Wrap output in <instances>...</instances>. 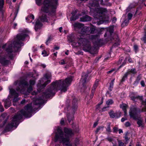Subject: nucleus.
Returning a JSON list of instances; mask_svg holds the SVG:
<instances>
[{"mask_svg": "<svg viewBox=\"0 0 146 146\" xmlns=\"http://www.w3.org/2000/svg\"><path fill=\"white\" fill-rule=\"evenodd\" d=\"M72 77L70 76L66 78L64 81L60 80L53 82L50 86L43 93V98H49L54 96L55 92L60 90L61 92H65L67 90V87L71 84L72 81Z\"/></svg>", "mask_w": 146, "mask_h": 146, "instance_id": "nucleus-1", "label": "nucleus"}, {"mask_svg": "<svg viewBox=\"0 0 146 146\" xmlns=\"http://www.w3.org/2000/svg\"><path fill=\"white\" fill-rule=\"evenodd\" d=\"M64 130L65 133L64 135L61 129L58 128L57 132L55 133L54 141L56 142L59 141L65 146H72L70 142L69 137L73 135V132L71 129L66 128H64Z\"/></svg>", "mask_w": 146, "mask_h": 146, "instance_id": "nucleus-2", "label": "nucleus"}, {"mask_svg": "<svg viewBox=\"0 0 146 146\" xmlns=\"http://www.w3.org/2000/svg\"><path fill=\"white\" fill-rule=\"evenodd\" d=\"M33 109L31 104H27L23 109L18 112L13 117L11 123L8 124L7 128L9 129L13 127H16L19 124V121L22 118L23 116L26 117H30Z\"/></svg>", "mask_w": 146, "mask_h": 146, "instance_id": "nucleus-3", "label": "nucleus"}, {"mask_svg": "<svg viewBox=\"0 0 146 146\" xmlns=\"http://www.w3.org/2000/svg\"><path fill=\"white\" fill-rule=\"evenodd\" d=\"M58 0H44L43 6L41 9V11L40 12V17L39 18L41 21L46 22L47 19L46 15L42 12L46 13L49 11L52 15H54L56 6L58 5Z\"/></svg>", "mask_w": 146, "mask_h": 146, "instance_id": "nucleus-4", "label": "nucleus"}, {"mask_svg": "<svg viewBox=\"0 0 146 146\" xmlns=\"http://www.w3.org/2000/svg\"><path fill=\"white\" fill-rule=\"evenodd\" d=\"M99 0H94L90 1L89 5L92 7H97L94 9V12L97 18L103 21H107L108 20V17L106 15V14L107 13L108 11L106 8L98 7V1Z\"/></svg>", "mask_w": 146, "mask_h": 146, "instance_id": "nucleus-5", "label": "nucleus"}, {"mask_svg": "<svg viewBox=\"0 0 146 146\" xmlns=\"http://www.w3.org/2000/svg\"><path fill=\"white\" fill-rule=\"evenodd\" d=\"M15 84L18 85L16 88L17 91L20 92L23 94L27 95L33 90L32 86L29 85L28 87V84L25 80L17 81L15 82Z\"/></svg>", "mask_w": 146, "mask_h": 146, "instance_id": "nucleus-6", "label": "nucleus"}, {"mask_svg": "<svg viewBox=\"0 0 146 146\" xmlns=\"http://www.w3.org/2000/svg\"><path fill=\"white\" fill-rule=\"evenodd\" d=\"M82 46L83 50L85 52H89L90 53L94 54L95 48L92 47L90 42L85 38H80L76 46Z\"/></svg>", "mask_w": 146, "mask_h": 146, "instance_id": "nucleus-7", "label": "nucleus"}, {"mask_svg": "<svg viewBox=\"0 0 146 146\" xmlns=\"http://www.w3.org/2000/svg\"><path fill=\"white\" fill-rule=\"evenodd\" d=\"M51 74L50 73H47L44 74L43 77L39 80V82L37 85L38 89L41 90L51 82Z\"/></svg>", "mask_w": 146, "mask_h": 146, "instance_id": "nucleus-8", "label": "nucleus"}, {"mask_svg": "<svg viewBox=\"0 0 146 146\" xmlns=\"http://www.w3.org/2000/svg\"><path fill=\"white\" fill-rule=\"evenodd\" d=\"M27 36V35L25 34H19L17 35L16 41H14L13 43V44L14 45V51L15 52L18 51L21 46L24 45V44L21 41H23Z\"/></svg>", "mask_w": 146, "mask_h": 146, "instance_id": "nucleus-9", "label": "nucleus"}, {"mask_svg": "<svg viewBox=\"0 0 146 146\" xmlns=\"http://www.w3.org/2000/svg\"><path fill=\"white\" fill-rule=\"evenodd\" d=\"M139 109H138L135 106H132L130 108L129 111V115L131 118L134 119H136L138 117L137 113H140L141 111Z\"/></svg>", "mask_w": 146, "mask_h": 146, "instance_id": "nucleus-10", "label": "nucleus"}, {"mask_svg": "<svg viewBox=\"0 0 146 146\" xmlns=\"http://www.w3.org/2000/svg\"><path fill=\"white\" fill-rule=\"evenodd\" d=\"M7 55H0V63L3 66L8 65L9 63V61L7 59Z\"/></svg>", "mask_w": 146, "mask_h": 146, "instance_id": "nucleus-11", "label": "nucleus"}, {"mask_svg": "<svg viewBox=\"0 0 146 146\" xmlns=\"http://www.w3.org/2000/svg\"><path fill=\"white\" fill-rule=\"evenodd\" d=\"M7 47V48L6 49V50L8 53L9 57L10 58H12L13 56L12 54H11V53L13 52L12 44H10L8 45L7 44H5L2 46V48L4 49Z\"/></svg>", "mask_w": 146, "mask_h": 146, "instance_id": "nucleus-12", "label": "nucleus"}, {"mask_svg": "<svg viewBox=\"0 0 146 146\" xmlns=\"http://www.w3.org/2000/svg\"><path fill=\"white\" fill-rule=\"evenodd\" d=\"M109 115L111 118H118L120 117L121 113L119 111L114 112L113 110H111L109 112Z\"/></svg>", "mask_w": 146, "mask_h": 146, "instance_id": "nucleus-13", "label": "nucleus"}, {"mask_svg": "<svg viewBox=\"0 0 146 146\" xmlns=\"http://www.w3.org/2000/svg\"><path fill=\"white\" fill-rule=\"evenodd\" d=\"M89 28L86 26H84L81 29L80 34L82 36H85L89 35L90 33L89 32Z\"/></svg>", "mask_w": 146, "mask_h": 146, "instance_id": "nucleus-14", "label": "nucleus"}, {"mask_svg": "<svg viewBox=\"0 0 146 146\" xmlns=\"http://www.w3.org/2000/svg\"><path fill=\"white\" fill-rule=\"evenodd\" d=\"M129 97L131 99L135 101L136 100L139 99L140 100H142L143 96H140L138 95L137 93L135 92H131L129 95Z\"/></svg>", "mask_w": 146, "mask_h": 146, "instance_id": "nucleus-15", "label": "nucleus"}, {"mask_svg": "<svg viewBox=\"0 0 146 146\" xmlns=\"http://www.w3.org/2000/svg\"><path fill=\"white\" fill-rule=\"evenodd\" d=\"M10 92L12 95L15 96V97L13 100V102H16L19 100V98H18L19 96V94L16 92L15 90L13 89H10Z\"/></svg>", "mask_w": 146, "mask_h": 146, "instance_id": "nucleus-16", "label": "nucleus"}, {"mask_svg": "<svg viewBox=\"0 0 146 146\" xmlns=\"http://www.w3.org/2000/svg\"><path fill=\"white\" fill-rule=\"evenodd\" d=\"M88 75L86 73L83 72L82 74V78L80 80L83 86H84L85 84L87 82V79L88 78Z\"/></svg>", "mask_w": 146, "mask_h": 146, "instance_id": "nucleus-17", "label": "nucleus"}, {"mask_svg": "<svg viewBox=\"0 0 146 146\" xmlns=\"http://www.w3.org/2000/svg\"><path fill=\"white\" fill-rule=\"evenodd\" d=\"M42 26V24L40 23L39 19H37L35 23V31H37L38 29H40Z\"/></svg>", "mask_w": 146, "mask_h": 146, "instance_id": "nucleus-18", "label": "nucleus"}, {"mask_svg": "<svg viewBox=\"0 0 146 146\" xmlns=\"http://www.w3.org/2000/svg\"><path fill=\"white\" fill-rule=\"evenodd\" d=\"M91 18L87 15H85L80 18V21L82 22H86L90 21L91 20Z\"/></svg>", "mask_w": 146, "mask_h": 146, "instance_id": "nucleus-19", "label": "nucleus"}, {"mask_svg": "<svg viewBox=\"0 0 146 146\" xmlns=\"http://www.w3.org/2000/svg\"><path fill=\"white\" fill-rule=\"evenodd\" d=\"M127 107L128 106L126 105V104H121L120 105V108H121L124 112V115L125 116L127 115L126 109Z\"/></svg>", "mask_w": 146, "mask_h": 146, "instance_id": "nucleus-20", "label": "nucleus"}, {"mask_svg": "<svg viewBox=\"0 0 146 146\" xmlns=\"http://www.w3.org/2000/svg\"><path fill=\"white\" fill-rule=\"evenodd\" d=\"M76 13V11H73L71 13V14L72 15H74ZM78 16H75L74 15H73L70 19V21H75L77 19H78V18L79 16H81V15L80 14H78Z\"/></svg>", "mask_w": 146, "mask_h": 146, "instance_id": "nucleus-21", "label": "nucleus"}, {"mask_svg": "<svg viewBox=\"0 0 146 146\" xmlns=\"http://www.w3.org/2000/svg\"><path fill=\"white\" fill-rule=\"evenodd\" d=\"M4 101V106L5 108H7L10 106L11 103L9 99H6L5 100H3V101Z\"/></svg>", "mask_w": 146, "mask_h": 146, "instance_id": "nucleus-22", "label": "nucleus"}, {"mask_svg": "<svg viewBox=\"0 0 146 146\" xmlns=\"http://www.w3.org/2000/svg\"><path fill=\"white\" fill-rule=\"evenodd\" d=\"M136 5V4L134 3L131 4L126 9V12L127 13L131 9L134 8Z\"/></svg>", "mask_w": 146, "mask_h": 146, "instance_id": "nucleus-23", "label": "nucleus"}, {"mask_svg": "<svg viewBox=\"0 0 146 146\" xmlns=\"http://www.w3.org/2000/svg\"><path fill=\"white\" fill-rule=\"evenodd\" d=\"M84 25L80 23H76L73 24V26L75 29L76 28L80 29L82 28Z\"/></svg>", "mask_w": 146, "mask_h": 146, "instance_id": "nucleus-24", "label": "nucleus"}, {"mask_svg": "<svg viewBox=\"0 0 146 146\" xmlns=\"http://www.w3.org/2000/svg\"><path fill=\"white\" fill-rule=\"evenodd\" d=\"M113 27H110L107 30L106 32L104 35V37L107 36V35L110 33V35H111V33L113 32Z\"/></svg>", "mask_w": 146, "mask_h": 146, "instance_id": "nucleus-25", "label": "nucleus"}, {"mask_svg": "<svg viewBox=\"0 0 146 146\" xmlns=\"http://www.w3.org/2000/svg\"><path fill=\"white\" fill-rule=\"evenodd\" d=\"M122 62V64L119 66V68H121L122 66L124 65L125 64V60L124 58L123 57H121L119 59V60L118 61V64H121Z\"/></svg>", "mask_w": 146, "mask_h": 146, "instance_id": "nucleus-26", "label": "nucleus"}, {"mask_svg": "<svg viewBox=\"0 0 146 146\" xmlns=\"http://www.w3.org/2000/svg\"><path fill=\"white\" fill-rule=\"evenodd\" d=\"M77 108V100L75 99H74L72 101V108L73 110H75Z\"/></svg>", "mask_w": 146, "mask_h": 146, "instance_id": "nucleus-27", "label": "nucleus"}, {"mask_svg": "<svg viewBox=\"0 0 146 146\" xmlns=\"http://www.w3.org/2000/svg\"><path fill=\"white\" fill-rule=\"evenodd\" d=\"M98 82L99 80H96L92 88V90H93V91H95L98 85Z\"/></svg>", "mask_w": 146, "mask_h": 146, "instance_id": "nucleus-28", "label": "nucleus"}, {"mask_svg": "<svg viewBox=\"0 0 146 146\" xmlns=\"http://www.w3.org/2000/svg\"><path fill=\"white\" fill-rule=\"evenodd\" d=\"M98 35H91L89 36V38L92 40L94 39L96 40L98 39Z\"/></svg>", "mask_w": 146, "mask_h": 146, "instance_id": "nucleus-29", "label": "nucleus"}, {"mask_svg": "<svg viewBox=\"0 0 146 146\" xmlns=\"http://www.w3.org/2000/svg\"><path fill=\"white\" fill-rule=\"evenodd\" d=\"M106 129V131L109 133H110L111 132V130L110 127V123H108V125Z\"/></svg>", "mask_w": 146, "mask_h": 146, "instance_id": "nucleus-30", "label": "nucleus"}, {"mask_svg": "<svg viewBox=\"0 0 146 146\" xmlns=\"http://www.w3.org/2000/svg\"><path fill=\"white\" fill-rule=\"evenodd\" d=\"M129 20H125L121 24L122 26V27H124L127 25L129 23Z\"/></svg>", "mask_w": 146, "mask_h": 146, "instance_id": "nucleus-31", "label": "nucleus"}, {"mask_svg": "<svg viewBox=\"0 0 146 146\" xmlns=\"http://www.w3.org/2000/svg\"><path fill=\"white\" fill-rule=\"evenodd\" d=\"M67 117L68 121L69 122H70L71 120H73L74 117L72 115H70V114H68L67 115Z\"/></svg>", "mask_w": 146, "mask_h": 146, "instance_id": "nucleus-32", "label": "nucleus"}, {"mask_svg": "<svg viewBox=\"0 0 146 146\" xmlns=\"http://www.w3.org/2000/svg\"><path fill=\"white\" fill-rule=\"evenodd\" d=\"M129 74V72H127L125 74L124 76H123V77L121 79V82H123L125 81L126 79L127 78V75Z\"/></svg>", "mask_w": 146, "mask_h": 146, "instance_id": "nucleus-33", "label": "nucleus"}, {"mask_svg": "<svg viewBox=\"0 0 146 146\" xmlns=\"http://www.w3.org/2000/svg\"><path fill=\"white\" fill-rule=\"evenodd\" d=\"M113 103V101L112 99H109L106 102V104L107 105L112 104Z\"/></svg>", "mask_w": 146, "mask_h": 146, "instance_id": "nucleus-34", "label": "nucleus"}, {"mask_svg": "<svg viewBox=\"0 0 146 146\" xmlns=\"http://www.w3.org/2000/svg\"><path fill=\"white\" fill-rule=\"evenodd\" d=\"M138 127H143V121L141 120H139L137 122Z\"/></svg>", "mask_w": 146, "mask_h": 146, "instance_id": "nucleus-35", "label": "nucleus"}, {"mask_svg": "<svg viewBox=\"0 0 146 146\" xmlns=\"http://www.w3.org/2000/svg\"><path fill=\"white\" fill-rule=\"evenodd\" d=\"M39 99H36L35 101H34L33 104L34 105H40L41 104V102L39 101Z\"/></svg>", "mask_w": 146, "mask_h": 146, "instance_id": "nucleus-36", "label": "nucleus"}, {"mask_svg": "<svg viewBox=\"0 0 146 146\" xmlns=\"http://www.w3.org/2000/svg\"><path fill=\"white\" fill-rule=\"evenodd\" d=\"M31 18L33 20L34 19L35 17L33 15H31L28 16L26 18V19L27 20H28Z\"/></svg>", "mask_w": 146, "mask_h": 146, "instance_id": "nucleus-37", "label": "nucleus"}, {"mask_svg": "<svg viewBox=\"0 0 146 146\" xmlns=\"http://www.w3.org/2000/svg\"><path fill=\"white\" fill-rule=\"evenodd\" d=\"M109 0H100L101 4L103 5H106L107 2Z\"/></svg>", "mask_w": 146, "mask_h": 146, "instance_id": "nucleus-38", "label": "nucleus"}, {"mask_svg": "<svg viewBox=\"0 0 146 146\" xmlns=\"http://www.w3.org/2000/svg\"><path fill=\"white\" fill-rule=\"evenodd\" d=\"M4 4V1L3 0H0V8L1 11L2 9L3 8V5Z\"/></svg>", "mask_w": 146, "mask_h": 146, "instance_id": "nucleus-39", "label": "nucleus"}, {"mask_svg": "<svg viewBox=\"0 0 146 146\" xmlns=\"http://www.w3.org/2000/svg\"><path fill=\"white\" fill-rule=\"evenodd\" d=\"M128 72H129V74H130V73H132L133 74H135L136 73V72L135 69L133 68L131 69Z\"/></svg>", "mask_w": 146, "mask_h": 146, "instance_id": "nucleus-40", "label": "nucleus"}, {"mask_svg": "<svg viewBox=\"0 0 146 146\" xmlns=\"http://www.w3.org/2000/svg\"><path fill=\"white\" fill-rule=\"evenodd\" d=\"M90 31V33L91 34H94V33L96 31V29L94 28H92L90 29L89 31Z\"/></svg>", "mask_w": 146, "mask_h": 146, "instance_id": "nucleus-41", "label": "nucleus"}, {"mask_svg": "<svg viewBox=\"0 0 146 146\" xmlns=\"http://www.w3.org/2000/svg\"><path fill=\"white\" fill-rule=\"evenodd\" d=\"M141 76L140 75H138L136 79V81H135V83H137L139 80H141Z\"/></svg>", "mask_w": 146, "mask_h": 146, "instance_id": "nucleus-42", "label": "nucleus"}, {"mask_svg": "<svg viewBox=\"0 0 146 146\" xmlns=\"http://www.w3.org/2000/svg\"><path fill=\"white\" fill-rule=\"evenodd\" d=\"M35 83V81L34 80H31L29 81L30 86H32L34 85Z\"/></svg>", "mask_w": 146, "mask_h": 146, "instance_id": "nucleus-43", "label": "nucleus"}, {"mask_svg": "<svg viewBox=\"0 0 146 146\" xmlns=\"http://www.w3.org/2000/svg\"><path fill=\"white\" fill-rule=\"evenodd\" d=\"M36 4L38 6L41 5L42 0H35Z\"/></svg>", "mask_w": 146, "mask_h": 146, "instance_id": "nucleus-44", "label": "nucleus"}, {"mask_svg": "<svg viewBox=\"0 0 146 146\" xmlns=\"http://www.w3.org/2000/svg\"><path fill=\"white\" fill-rule=\"evenodd\" d=\"M132 16H133V14L132 13H129L127 15V17H128V20H131L132 18Z\"/></svg>", "mask_w": 146, "mask_h": 146, "instance_id": "nucleus-45", "label": "nucleus"}, {"mask_svg": "<svg viewBox=\"0 0 146 146\" xmlns=\"http://www.w3.org/2000/svg\"><path fill=\"white\" fill-rule=\"evenodd\" d=\"M52 39V37L51 36H49L48 38L46 43L47 45L48 44V43Z\"/></svg>", "mask_w": 146, "mask_h": 146, "instance_id": "nucleus-46", "label": "nucleus"}, {"mask_svg": "<svg viewBox=\"0 0 146 146\" xmlns=\"http://www.w3.org/2000/svg\"><path fill=\"white\" fill-rule=\"evenodd\" d=\"M133 48H134V50L135 51V52L136 53H137V52L138 50V46L136 44L134 45L133 46Z\"/></svg>", "mask_w": 146, "mask_h": 146, "instance_id": "nucleus-47", "label": "nucleus"}, {"mask_svg": "<svg viewBox=\"0 0 146 146\" xmlns=\"http://www.w3.org/2000/svg\"><path fill=\"white\" fill-rule=\"evenodd\" d=\"M42 54L44 56H46L48 55V54H47L45 50L43 51L42 52Z\"/></svg>", "mask_w": 146, "mask_h": 146, "instance_id": "nucleus-48", "label": "nucleus"}, {"mask_svg": "<svg viewBox=\"0 0 146 146\" xmlns=\"http://www.w3.org/2000/svg\"><path fill=\"white\" fill-rule=\"evenodd\" d=\"M114 80V79H113L111 81V82L110 84V87L113 88Z\"/></svg>", "mask_w": 146, "mask_h": 146, "instance_id": "nucleus-49", "label": "nucleus"}, {"mask_svg": "<svg viewBox=\"0 0 146 146\" xmlns=\"http://www.w3.org/2000/svg\"><path fill=\"white\" fill-rule=\"evenodd\" d=\"M0 111L1 112H3L4 111V109L3 106L1 104V103L0 102Z\"/></svg>", "mask_w": 146, "mask_h": 146, "instance_id": "nucleus-50", "label": "nucleus"}, {"mask_svg": "<svg viewBox=\"0 0 146 146\" xmlns=\"http://www.w3.org/2000/svg\"><path fill=\"white\" fill-rule=\"evenodd\" d=\"M131 124L128 121L127 122L125 123V126L126 127H128L130 126Z\"/></svg>", "mask_w": 146, "mask_h": 146, "instance_id": "nucleus-51", "label": "nucleus"}, {"mask_svg": "<svg viewBox=\"0 0 146 146\" xmlns=\"http://www.w3.org/2000/svg\"><path fill=\"white\" fill-rule=\"evenodd\" d=\"M118 130V128L116 127H114L113 128V132L114 133H117Z\"/></svg>", "mask_w": 146, "mask_h": 146, "instance_id": "nucleus-52", "label": "nucleus"}, {"mask_svg": "<svg viewBox=\"0 0 146 146\" xmlns=\"http://www.w3.org/2000/svg\"><path fill=\"white\" fill-rule=\"evenodd\" d=\"M143 40L144 42L146 43V32L145 33L144 36L143 38Z\"/></svg>", "mask_w": 146, "mask_h": 146, "instance_id": "nucleus-53", "label": "nucleus"}, {"mask_svg": "<svg viewBox=\"0 0 146 146\" xmlns=\"http://www.w3.org/2000/svg\"><path fill=\"white\" fill-rule=\"evenodd\" d=\"M94 92L95 91H93V90H92V94L90 95V98H92L93 97Z\"/></svg>", "mask_w": 146, "mask_h": 146, "instance_id": "nucleus-54", "label": "nucleus"}, {"mask_svg": "<svg viewBox=\"0 0 146 146\" xmlns=\"http://www.w3.org/2000/svg\"><path fill=\"white\" fill-rule=\"evenodd\" d=\"M60 64L62 65L65 63V62L64 60H62L59 62Z\"/></svg>", "mask_w": 146, "mask_h": 146, "instance_id": "nucleus-55", "label": "nucleus"}, {"mask_svg": "<svg viewBox=\"0 0 146 146\" xmlns=\"http://www.w3.org/2000/svg\"><path fill=\"white\" fill-rule=\"evenodd\" d=\"M60 123L61 125H63L64 124V119L62 118L60 121Z\"/></svg>", "mask_w": 146, "mask_h": 146, "instance_id": "nucleus-56", "label": "nucleus"}, {"mask_svg": "<svg viewBox=\"0 0 146 146\" xmlns=\"http://www.w3.org/2000/svg\"><path fill=\"white\" fill-rule=\"evenodd\" d=\"M116 20H117V19L115 17H113V19L112 20V22L113 23H115V22L116 21Z\"/></svg>", "mask_w": 146, "mask_h": 146, "instance_id": "nucleus-57", "label": "nucleus"}, {"mask_svg": "<svg viewBox=\"0 0 146 146\" xmlns=\"http://www.w3.org/2000/svg\"><path fill=\"white\" fill-rule=\"evenodd\" d=\"M101 128V127H98L97 129L96 130V133H98V132L99 131L100 129Z\"/></svg>", "mask_w": 146, "mask_h": 146, "instance_id": "nucleus-58", "label": "nucleus"}, {"mask_svg": "<svg viewBox=\"0 0 146 146\" xmlns=\"http://www.w3.org/2000/svg\"><path fill=\"white\" fill-rule=\"evenodd\" d=\"M127 119L126 117H125V118L123 117L121 119V121L122 122H123L124 121L126 120H127Z\"/></svg>", "mask_w": 146, "mask_h": 146, "instance_id": "nucleus-59", "label": "nucleus"}, {"mask_svg": "<svg viewBox=\"0 0 146 146\" xmlns=\"http://www.w3.org/2000/svg\"><path fill=\"white\" fill-rule=\"evenodd\" d=\"M141 84L142 86H145V84L143 81H141Z\"/></svg>", "mask_w": 146, "mask_h": 146, "instance_id": "nucleus-60", "label": "nucleus"}, {"mask_svg": "<svg viewBox=\"0 0 146 146\" xmlns=\"http://www.w3.org/2000/svg\"><path fill=\"white\" fill-rule=\"evenodd\" d=\"M26 102V100L25 99H23L22 100V101L21 102V104H24Z\"/></svg>", "mask_w": 146, "mask_h": 146, "instance_id": "nucleus-61", "label": "nucleus"}, {"mask_svg": "<svg viewBox=\"0 0 146 146\" xmlns=\"http://www.w3.org/2000/svg\"><path fill=\"white\" fill-rule=\"evenodd\" d=\"M107 140L110 141H112V139L110 137H108L107 138Z\"/></svg>", "mask_w": 146, "mask_h": 146, "instance_id": "nucleus-62", "label": "nucleus"}, {"mask_svg": "<svg viewBox=\"0 0 146 146\" xmlns=\"http://www.w3.org/2000/svg\"><path fill=\"white\" fill-rule=\"evenodd\" d=\"M98 123L97 122H95L94 123L93 125V127H95L98 125Z\"/></svg>", "mask_w": 146, "mask_h": 146, "instance_id": "nucleus-63", "label": "nucleus"}, {"mask_svg": "<svg viewBox=\"0 0 146 146\" xmlns=\"http://www.w3.org/2000/svg\"><path fill=\"white\" fill-rule=\"evenodd\" d=\"M118 131H119V134H120L121 133H123L122 130L121 129H119Z\"/></svg>", "mask_w": 146, "mask_h": 146, "instance_id": "nucleus-64", "label": "nucleus"}]
</instances>
